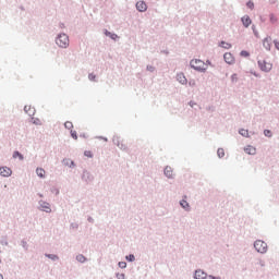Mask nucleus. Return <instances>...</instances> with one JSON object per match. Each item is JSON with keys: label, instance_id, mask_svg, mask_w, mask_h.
<instances>
[{"label": "nucleus", "instance_id": "34", "mask_svg": "<svg viewBox=\"0 0 279 279\" xmlns=\"http://www.w3.org/2000/svg\"><path fill=\"white\" fill-rule=\"evenodd\" d=\"M231 80H232V82H236V80H238L236 74H233V75L231 76Z\"/></svg>", "mask_w": 279, "mask_h": 279}, {"label": "nucleus", "instance_id": "32", "mask_svg": "<svg viewBox=\"0 0 279 279\" xmlns=\"http://www.w3.org/2000/svg\"><path fill=\"white\" fill-rule=\"evenodd\" d=\"M29 110H32V107H29V106H25V107H24V111H25V112H29Z\"/></svg>", "mask_w": 279, "mask_h": 279}, {"label": "nucleus", "instance_id": "13", "mask_svg": "<svg viewBox=\"0 0 279 279\" xmlns=\"http://www.w3.org/2000/svg\"><path fill=\"white\" fill-rule=\"evenodd\" d=\"M165 175L167 178H173V169H171V167H166L165 169Z\"/></svg>", "mask_w": 279, "mask_h": 279}, {"label": "nucleus", "instance_id": "18", "mask_svg": "<svg viewBox=\"0 0 279 279\" xmlns=\"http://www.w3.org/2000/svg\"><path fill=\"white\" fill-rule=\"evenodd\" d=\"M64 128H65L66 130H73V122L66 121V122L64 123Z\"/></svg>", "mask_w": 279, "mask_h": 279}, {"label": "nucleus", "instance_id": "28", "mask_svg": "<svg viewBox=\"0 0 279 279\" xmlns=\"http://www.w3.org/2000/svg\"><path fill=\"white\" fill-rule=\"evenodd\" d=\"M71 136L74 138V141H77V132L71 131Z\"/></svg>", "mask_w": 279, "mask_h": 279}, {"label": "nucleus", "instance_id": "25", "mask_svg": "<svg viewBox=\"0 0 279 279\" xmlns=\"http://www.w3.org/2000/svg\"><path fill=\"white\" fill-rule=\"evenodd\" d=\"M84 156L87 158H93V153L90 150H85Z\"/></svg>", "mask_w": 279, "mask_h": 279}, {"label": "nucleus", "instance_id": "10", "mask_svg": "<svg viewBox=\"0 0 279 279\" xmlns=\"http://www.w3.org/2000/svg\"><path fill=\"white\" fill-rule=\"evenodd\" d=\"M242 23L244 27H248L250 25H252V19H250V15H244L242 17Z\"/></svg>", "mask_w": 279, "mask_h": 279}, {"label": "nucleus", "instance_id": "29", "mask_svg": "<svg viewBox=\"0 0 279 279\" xmlns=\"http://www.w3.org/2000/svg\"><path fill=\"white\" fill-rule=\"evenodd\" d=\"M246 5H247V8H250V10H254V2L248 1V2L246 3Z\"/></svg>", "mask_w": 279, "mask_h": 279}, {"label": "nucleus", "instance_id": "9", "mask_svg": "<svg viewBox=\"0 0 279 279\" xmlns=\"http://www.w3.org/2000/svg\"><path fill=\"white\" fill-rule=\"evenodd\" d=\"M207 275L204 272V270H196L194 278L195 279H206Z\"/></svg>", "mask_w": 279, "mask_h": 279}, {"label": "nucleus", "instance_id": "20", "mask_svg": "<svg viewBox=\"0 0 279 279\" xmlns=\"http://www.w3.org/2000/svg\"><path fill=\"white\" fill-rule=\"evenodd\" d=\"M180 205L182 206V208H184L185 210H189V202L186 201H181Z\"/></svg>", "mask_w": 279, "mask_h": 279}, {"label": "nucleus", "instance_id": "24", "mask_svg": "<svg viewBox=\"0 0 279 279\" xmlns=\"http://www.w3.org/2000/svg\"><path fill=\"white\" fill-rule=\"evenodd\" d=\"M13 158H20V160H23V156L19 151L13 153Z\"/></svg>", "mask_w": 279, "mask_h": 279}, {"label": "nucleus", "instance_id": "35", "mask_svg": "<svg viewBox=\"0 0 279 279\" xmlns=\"http://www.w3.org/2000/svg\"><path fill=\"white\" fill-rule=\"evenodd\" d=\"M49 258H52V260H57L58 256L56 255H48Z\"/></svg>", "mask_w": 279, "mask_h": 279}, {"label": "nucleus", "instance_id": "26", "mask_svg": "<svg viewBox=\"0 0 279 279\" xmlns=\"http://www.w3.org/2000/svg\"><path fill=\"white\" fill-rule=\"evenodd\" d=\"M241 56H242L243 58H250V52L243 50V51H241Z\"/></svg>", "mask_w": 279, "mask_h": 279}, {"label": "nucleus", "instance_id": "36", "mask_svg": "<svg viewBox=\"0 0 279 279\" xmlns=\"http://www.w3.org/2000/svg\"><path fill=\"white\" fill-rule=\"evenodd\" d=\"M264 134H265V136H269V134H271V131L266 130V131H264Z\"/></svg>", "mask_w": 279, "mask_h": 279}, {"label": "nucleus", "instance_id": "40", "mask_svg": "<svg viewBox=\"0 0 279 279\" xmlns=\"http://www.w3.org/2000/svg\"><path fill=\"white\" fill-rule=\"evenodd\" d=\"M211 279H216L215 277L210 276Z\"/></svg>", "mask_w": 279, "mask_h": 279}, {"label": "nucleus", "instance_id": "23", "mask_svg": "<svg viewBox=\"0 0 279 279\" xmlns=\"http://www.w3.org/2000/svg\"><path fill=\"white\" fill-rule=\"evenodd\" d=\"M240 134H241V136H250V132L245 129H241Z\"/></svg>", "mask_w": 279, "mask_h": 279}, {"label": "nucleus", "instance_id": "16", "mask_svg": "<svg viewBox=\"0 0 279 279\" xmlns=\"http://www.w3.org/2000/svg\"><path fill=\"white\" fill-rule=\"evenodd\" d=\"M220 47H222V49H231L232 48V44L226 43V41H221L220 43Z\"/></svg>", "mask_w": 279, "mask_h": 279}, {"label": "nucleus", "instance_id": "12", "mask_svg": "<svg viewBox=\"0 0 279 279\" xmlns=\"http://www.w3.org/2000/svg\"><path fill=\"white\" fill-rule=\"evenodd\" d=\"M177 80L180 82V84H186V76H184V73H179L177 75Z\"/></svg>", "mask_w": 279, "mask_h": 279}, {"label": "nucleus", "instance_id": "39", "mask_svg": "<svg viewBox=\"0 0 279 279\" xmlns=\"http://www.w3.org/2000/svg\"><path fill=\"white\" fill-rule=\"evenodd\" d=\"M0 279H3V275L2 274H0Z\"/></svg>", "mask_w": 279, "mask_h": 279}, {"label": "nucleus", "instance_id": "38", "mask_svg": "<svg viewBox=\"0 0 279 279\" xmlns=\"http://www.w3.org/2000/svg\"><path fill=\"white\" fill-rule=\"evenodd\" d=\"M49 210H51V209L49 207H47L46 213H49Z\"/></svg>", "mask_w": 279, "mask_h": 279}, {"label": "nucleus", "instance_id": "7", "mask_svg": "<svg viewBox=\"0 0 279 279\" xmlns=\"http://www.w3.org/2000/svg\"><path fill=\"white\" fill-rule=\"evenodd\" d=\"M223 58H225V62H227V64H234V56H232V53L226 52Z\"/></svg>", "mask_w": 279, "mask_h": 279}, {"label": "nucleus", "instance_id": "4", "mask_svg": "<svg viewBox=\"0 0 279 279\" xmlns=\"http://www.w3.org/2000/svg\"><path fill=\"white\" fill-rule=\"evenodd\" d=\"M254 247L256 252H259V254H265L267 252V243L262 240L255 241Z\"/></svg>", "mask_w": 279, "mask_h": 279}, {"label": "nucleus", "instance_id": "19", "mask_svg": "<svg viewBox=\"0 0 279 279\" xmlns=\"http://www.w3.org/2000/svg\"><path fill=\"white\" fill-rule=\"evenodd\" d=\"M64 165H66L68 167H75V162L73 160H70V159H65Z\"/></svg>", "mask_w": 279, "mask_h": 279}, {"label": "nucleus", "instance_id": "5", "mask_svg": "<svg viewBox=\"0 0 279 279\" xmlns=\"http://www.w3.org/2000/svg\"><path fill=\"white\" fill-rule=\"evenodd\" d=\"M0 175H2L3 178H10V175H12V169H10L8 167H1Z\"/></svg>", "mask_w": 279, "mask_h": 279}, {"label": "nucleus", "instance_id": "33", "mask_svg": "<svg viewBox=\"0 0 279 279\" xmlns=\"http://www.w3.org/2000/svg\"><path fill=\"white\" fill-rule=\"evenodd\" d=\"M274 44H275L276 49H278V51H279V41L275 40Z\"/></svg>", "mask_w": 279, "mask_h": 279}, {"label": "nucleus", "instance_id": "11", "mask_svg": "<svg viewBox=\"0 0 279 279\" xmlns=\"http://www.w3.org/2000/svg\"><path fill=\"white\" fill-rule=\"evenodd\" d=\"M245 154H248L250 156H254L256 154V148L254 146H246L244 148Z\"/></svg>", "mask_w": 279, "mask_h": 279}, {"label": "nucleus", "instance_id": "31", "mask_svg": "<svg viewBox=\"0 0 279 279\" xmlns=\"http://www.w3.org/2000/svg\"><path fill=\"white\" fill-rule=\"evenodd\" d=\"M95 77H96L95 74H89L88 75V80H90V82H95Z\"/></svg>", "mask_w": 279, "mask_h": 279}, {"label": "nucleus", "instance_id": "15", "mask_svg": "<svg viewBox=\"0 0 279 279\" xmlns=\"http://www.w3.org/2000/svg\"><path fill=\"white\" fill-rule=\"evenodd\" d=\"M36 173H37V175H38V178H45V169H43V168H37L36 169Z\"/></svg>", "mask_w": 279, "mask_h": 279}, {"label": "nucleus", "instance_id": "22", "mask_svg": "<svg viewBox=\"0 0 279 279\" xmlns=\"http://www.w3.org/2000/svg\"><path fill=\"white\" fill-rule=\"evenodd\" d=\"M106 35L110 36V38H112V40H117V38H119V36L117 34H112L110 32H107Z\"/></svg>", "mask_w": 279, "mask_h": 279}, {"label": "nucleus", "instance_id": "3", "mask_svg": "<svg viewBox=\"0 0 279 279\" xmlns=\"http://www.w3.org/2000/svg\"><path fill=\"white\" fill-rule=\"evenodd\" d=\"M258 66H259L260 71H264L265 73H269V71H271V69H274V64L267 60H259Z\"/></svg>", "mask_w": 279, "mask_h": 279}, {"label": "nucleus", "instance_id": "27", "mask_svg": "<svg viewBox=\"0 0 279 279\" xmlns=\"http://www.w3.org/2000/svg\"><path fill=\"white\" fill-rule=\"evenodd\" d=\"M119 267H120L121 269H125V267H128V264H126L125 262H120V263H119Z\"/></svg>", "mask_w": 279, "mask_h": 279}, {"label": "nucleus", "instance_id": "1", "mask_svg": "<svg viewBox=\"0 0 279 279\" xmlns=\"http://www.w3.org/2000/svg\"><path fill=\"white\" fill-rule=\"evenodd\" d=\"M192 69H194L195 71H199L201 73H204V71H206L208 69V64H206L204 61L199 60V59H193L190 62Z\"/></svg>", "mask_w": 279, "mask_h": 279}, {"label": "nucleus", "instance_id": "14", "mask_svg": "<svg viewBox=\"0 0 279 279\" xmlns=\"http://www.w3.org/2000/svg\"><path fill=\"white\" fill-rule=\"evenodd\" d=\"M269 22L272 24V25H276V23H278V16L274 13H271L269 15Z\"/></svg>", "mask_w": 279, "mask_h": 279}, {"label": "nucleus", "instance_id": "21", "mask_svg": "<svg viewBox=\"0 0 279 279\" xmlns=\"http://www.w3.org/2000/svg\"><path fill=\"white\" fill-rule=\"evenodd\" d=\"M76 260H78V263H86V257H84V255H77Z\"/></svg>", "mask_w": 279, "mask_h": 279}, {"label": "nucleus", "instance_id": "17", "mask_svg": "<svg viewBox=\"0 0 279 279\" xmlns=\"http://www.w3.org/2000/svg\"><path fill=\"white\" fill-rule=\"evenodd\" d=\"M217 154H218V158H223V156H226V150H223V148H219L217 150Z\"/></svg>", "mask_w": 279, "mask_h": 279}, {"label": "nucleus", "instance_id": "30", "mask_svg": "<svg viewBox=\"0 0 279 279\" xmlns=\"http://www.w3.org/2000/svg\"><path fill=\"white\" fill-rule=\"evenodd\" d=\"M126 260H130V263L134 262L135 260L134 255L126 256Z\"/></svg>", "mask_w": 279, "mask_h": 279}, {"label": "nucleus", "instance_id": "6", "mask_svg": "<svg viewBox=\"0 0 279 279\" xmlns=\"http://www.w3.org/2000/svg\"><path fill=\"white\" fill-rule=\"evenodd\" d=\"M136 10L138 12H147V3H145V1H138L136 3Z\"/></svg>", "mask_w": 279, "mask_h": 279}, {"label": "nucleus", "instance_id": "37", "mask_svg": "<svg viewBox=\"0 0 279 279\" xmlns=\"http://www.w3.org/2000/svg\"><path fill=\"white\" fill-rule=\"evenodd\" d=\"M190 86H195V81H190Z\"/></svg>", "mask_w": 279, "mask_h": 279}, {"label": "nucleus", "instance_id": "2", "mask_svg": "<svg viewBox=\"0 0 279 279\" xmlns=\"http://www.w3.org/2000/svg\"><path fill=\"white\" fill-rule=\"evenodd\" d=\"M56 43L58 47H61L62 49H66V47H69V36L66 34H60L58 35Z\"/></svg>", "mask_w": 279, "mask_h": 279}, {"label": "nucleus", "instance_id": "8", "mask_svg": "<svg viewBox=\"0 0 279 279\" xmlns=\"http://www.w3.org/2000/svg\"><path fill=\"white\" fill-rule=\"evenodd\" d=\"M263 45L267 51L271 50V37H266L263 41Z\"/></svg>", "mask_w": 279, "mask_h": 279}]
</instances>
